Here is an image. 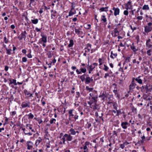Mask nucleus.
<instances>
[{
  "label": "nucleus",
  "instance_id": "nucleus-1",
  "mask_svg": "<svg viewBox=\"0 0 152 152\" xmlns=\"http://www.w3.org/2000/svg\"><path fill=\"white\" fill-rule=\"evenodd\" d=\"M97 98V95L95 96L94 97H89V101L88 102V104L91 106V108L94 110L96 109L97 108V105L96 104V103Z\"/></svg>",
  "mask_w": 152,
  "mask_h": 152
},
{
  "label": "nucleus",
  "instance_id": "nucleus-2",
  "mask_svg": "<svg viewBox=\"0 0 152 152\" xmlns=\"http://www.w3.org/2000/svg\"><path fill=\"white\" fill-rule=\"evenodd\" d=\"M68 114L69 120H70V118H74L75 120L78 119V116L77 115L76 111L73 109L69 110H68Z\"/></svg>",
  "mask_w": 152,
  "mask_h": 152
},
{
  "label": "nucleus",
  "instance_id": "nucleus-3",
  "mask_svg": "<svg viewBox=\"0 0 152 152\" xmlns=\"http://www.w3.org/2000/svg\"><path fill=\"white\" fill-rule=\"evenodd\" d=\"M79 77L82 82L85 81L86 84H88L90 83V77L88 74H84L82 75L79 76Z\"/></svg>",
  "mask_w": 152,
  "mask_h": 152
},
{
  "label": "nucleus",
  "instance_id": "nucleus-4",
  "mask_svg": "<svg viewBox=\"0 0 152 152\" xmlns=\"http://www.w3.org/2000/svg\"><path fill=\"white\" fill-rule=\"evenodd\" d=\"M72 139L73 137L70 135V134H65L61 138V140L62 141V143L64 144H65L66 141H70Z\"/></svg>",
  "mask_w": 152,
  "mask_h": 152
},
{
  "label": "nucleus",
  "instance_id": "nucleus-5",
  "mask_svg": "<svg viewBox=\"0 0 152 152\" xmlns=\"http://www.w3.org/2000/svg\"><path fill=\"white\" fill-rule=\"evenodd\" d=\"M27 33L26 31H22L20 34V35L18 37V38L20 40H21L23 39L24 40H25L26 37V35Z\"/></svg>",
  "mask_w": 152,
  "mask_h": 152
},
{
  "label": "nucleus",
  "instance_id": "nucleus-6",
  "mask_svg": "<svg viewBox=\"0 0 152 152\" xmlns=\"http://www.w3.org/2000/svg\"><path fill=\"white\" fill-rule=\"evenodd\" d=\"M35 1H37V0H30V3L28 5V8L29 10H32L34 9L33 7L31 6V4L33 6L36 5V2Z\"/></svg>",
  "mask_w": 152,
  "mask_h": 152
},
{
  "label": "nucleus",
  "instance_id": "nucleus-7",
  "mask_svg": "<svg viewBox=\"0 0 152 152\" xmlns=\"http://www.w3.org/2000/svg\"><path fill=\"white\" fill-rule=\"evenodd\" d=\"M31 103L30 102H23L21 104V106L22 108H25L27 107L30 108V107Z\"/></svg>",
  "mask_w": 152,
  "mask_h": 152
},
{
  "label": "nucleus",
  "instance_id": "nucleus-8",
  "mask_svg": "<svg viewBox=\"0 0 152 152\" xmlns=\"http://www.w3.org/2000/svg\"><path fill=\"white\" fill-rule=\"evenodd\" d=\"M41 36L42 38L40 39L39 40V43L42 44V42L44 43H46L47 42V37L45 35H43L42 34H41Z\"/></svg>",
  "mask_w": 152,
  "mask_h": 152
},
{
  "label": "nucleus",
  "instance_id": "nucleus-9",
  "mask_svg": "<svg viewBox=\"0 0 152 152\" xmlns=\"http://www.w3.org/2000/svg\"><path fill=\"white\" fill-rule=\"evenodd\" d=\"M91 45L89 43H88L86 45V47L85 48V52L86 53H88L90 51V50L91 48Z\"/></svg>",
  "mask_w": 152,
  "mask_h": 152
},
{
  "label": "nucleus",
  "instance_id": "nucleus-10",
  "mask_svg": "<svg viewBox=\"0 0 152 152\" xmlns=\"http://www.w3.org/2000/svg\"><path fill=\"white\" fill-rule=\"evenodd\" d=\"M130 125V124L127 122H122L121 124L122 127L125 129H127L128 126H129Z\"/></svg>",
  "mask_w": 152,
  "mask_h": 152
},
{
  "label": "nucleus",
  "instance_id": "nucleus-11",
  "mask_svg": "<svg viewBox=\"0 0 152 152\" xmlns=\"http://www.w3.org/2000/svg\"><path fill=\"white\" fill-rule=\"evenodd\" d=\"M112 10L114 11V15L115 16L119 15L120 13V9L118 8L113 7Z\"/></svg>",
  "mask_w": 152,
  "mask_h": 152
},
{
  "label": "nucleus",
  "instance_id": "nucleus-12",
  "mask_svg": "<svg viewBox=\"0 0 152 152\" xmlns=\"http://www.w3.org/2000/svg\"><path fill=\"white\" fill-rule=\"evenodd\" d=\"M151 44V40L150 39H149L148 40L146 41V46L148 49H151V48L152 45Z\"/></svg>",
  "mask_w": 152,
  "mask_h": 152
},
{
  "label": "nucleus",
  "instance_id": "nucleus-13",
  "mask_svg": "<svg viewBox=\"0 0 152 152\" xmlns=\"http://www.w3.org/2000/svg\"><path fill=\"white\" fill-rule=\"evenodd\" d=\"M145 31L146 33H148L151 31L152 30V27L149 26H145Z\"/></svg>",
  "mask_w": 152,
  "mask_h": 152
},
{
  "label": "nucleus",
  "instance_id": "nucleus-14",
  "mask_svg": "<svg viewBox=\"0 0 152 152\" xmlns=\"http://www.w3.org/2000/svg\"><path fill=\"white\" fill-rule=\"evenodd\" d=\"M136 85V84L135 83H131L129 86V90L132 91L133 90V89L134 88Z\"/></svg>",
  "mask_w": 152,
  "mask_h": 152
},
{
  "label": "nucleus",
  "instance_id": "nucleus-15",
  "mask_svg": "<svg viewBox=\"0 0 152 152\" xmlns=\"http://www.w3.org/2000/svg\"><path fill=\"white\" fill-rule=\"evenodd\" d=\"M27 149L28 150H30L32 148L33 143L31 141H28L27 142Z\"/></svg>",
  "mask_w": 152,
  "mask_h": 152
},
{
  "label": "nucleus",
  "instance_id": "nucleus-16",
  "mask_svg": "<svg viewBox=\"0 0 152 152\" xmlns=\"http://www.w3.org/2000/svg\"><path fill=\"white\" fill-rule=\"evenodd\" d=\"M23 92L26 95L28 96V97H33V94L29 93L26 89H24L23 91Z\"/></svg>",
  "mask_w": 152,
  "mask_h": 152
},
{
  "label": "nucleus",
  "instance_id": "nucleus-17",
  "mask_svg": "<svg viewBox=\"0 0 152 152\" xmlns=\"http://www.w3.org/2000/svg\"><path fill=\"white\" fill-rule=\"evenodd\" d=\"M141 76H139L137 77L136 78L135 81H136L140 84H142V80L140 79Z\"/></svg>",
  "mask_w": 152,
  "mask_h": 152
},
{
  "label": "nucleus",
  "instance_id": "nucleus-18",
  "mask_svg": "<svg viewBox=\"0 0 152 152\" xmlns=\"http://www.w3.org/2000/svg\"><path fill=\"white\" fill-rule=\"evenodd\" d=\"M75 33L76 34H77L79 37L81 36L83 34V32L80 31L79 29H77L75 28Z\"/></svg>",
  "mask_w": 152,
  "mask_h": 152
},
{
  "label": "nucleus",
  "instance_id": "nucleus-19",
  "mask_svg": "<svg viewBox=\"0 0 152 152\" xmlns=\"http://www.w3.org/2000/svg\"><path fill=\"white\" fill-rule=\"evenodd\" d=\"M130 48L133 51L134 53H135L138 50V48L136 49L135 46L134 45L133 43L132 44V45L130 46Z\"/></svg>",
  "mask_w": 152,
  "mask_h": 152
},
{
  "label": "nucleus",
  "instance_id": "nucleus-20",
  "mask_svg": "<svg viewBox=\"0 0 152 152\" xmlns=\"http://www.w3.org/2000/svg\"><path fill=\"white\" fill-rule=\"evenodd\" d=\"M9 81L10 82L9 83L10 85L12 84H13L15 86L17 85V83L16 82V80L13 79H10L9 80Z\"/></svg>",
  "mask_w": 152,
  "mask_h": 152
},
{
  "label": "nucleus",
  "instance_id": "nucleus-21",
  "mask_svg": "<svg viewBox=\"0 0 152 152\" xmlns=\"http://www.w3.org/2000/svg\"><path fill=\"white\" fill-rule=\"evenodd\" d=\"M69 132H70L69 134L70 135H75L76 134V132L75 129L73 128H71L69 130Z\"/></svg>",
  "mask_w": 152,
  "mask_h": 152
},
{
  "label": "nucleus",
  "instance_id": "nucleus-22",
  "mask_svg": "<svg viewBox=\"0 0 152 152\" xmlns=\"http://www.w3.org/2000/svg\"><path fill=\"white\" fill-rule=\"evenodd\" d=\"M110 53H111V55L110 56V57L113 59L114 58H115L117 56V53H113V51H111V52Z\"/></svg>",
  "mask_w": 152,
  "mask_h": 152
},
{
  "label": "nucleus",
  "instance_id": "nucleus-23",
  "mask_svg": "<svg viewBox=\"0 0 152 152\" xmlns=\"http://www.w3.org/2000/svg\"><path fill=\"white\" fill-rule=\"evenodd\" d=\"M26 115L28 116V119H32L34 117V115L31 113H29L28 114Z\"/></svg>",
  "mask_w": 152,
  "mask_h": 152
},
{
  "label": "nucleus",
  "instance_id": "nucleus-24",
  "mask_svg": "<svg viewBox=\"0 0 152 152\" xmlns=\"http://www.w3.org/2000/svg\"><path fill=\"white\" fill-rule=\"evenodd\" d=\"M86 91H88V92L92 91L94 89L93 88H90L88 86H87L86 87Z\"/></svg>",
  "mask_w": 152,
  "mask_h": 152
},
{
  "label": "nucleus",
  "instance_id": "nucleus-25",
  "mask_svg": "<svg viewBox=\"0 0 152 152\" xmlns=\"http://www.w3.org/2000/svg\"><path fill=\"white\" fill-rule=\"evenodd\" d=\"M131 2L129 1L126 4V5H125V6H126V9L127 10H128V9H130V7H129V6H131Z\"/></svg>",
  "mask_w": 152,
  "mask_h": 152
},
{
  "label": "nucleus",
  "instance_id": "nucleus-26",
  "mask_svg": "<svg viewBox=\"0 0 152 152\" xmlns=\"http://www.w3.org/2000/svg\"><path fill=\"white\" fill-rule=\"evenodd\" d=\"M95 67L93 68L91 65L89 66V68H88V73L89 74H91V72L93 71V69Z\"/></svg>",
  "mask_w": 152,
  "mask_h": 152
},
{
  "label": "nucleus",
  "instance_id": "nucleus-27",
  "mask_svg": "<svg viewBox=\"0 0 152 152\" xmlns=\"http://www.w3.org/2000/svg\"><path fill=\"white\" fill-rule=\"evenodd\" d=\"M108 7H102L100 8L99 10L101 12L103 11H107L108 10Z\"/></svg>",
  "mask_w": 152,
  "mask_h": 152
},
{
  "label": "nucleus",
  "instance_id": "nucleus-28",
  "mask_svg": "<svg viewBox=\"0 0 152 152\" xmlns=\"http://www.w3.org/2000/svg\"><path fill=\"white\" fill-rule=\"evenodd\" d=\"M144 140H138L137 142L135 144V145H140L141 144H142L144 143Z\"/></svg>",
  "mask_w": 152,
  "mask_h": 152
},
{
  "label": "nucleus",
  "instance_id": "nucleus-29",
  "mask_svg": "<svg viewBox=\"0 0 152 152\" xmlns=\"http://www.w3.org/2000/svg\"><path fill=\"white\" fill-rule=\"evenodd\" d=\"M74 45L73 41L72 39L69 40V44L68 45L69 47H72Z\"/></svg>",
  "mask_w": 152,
  "mask_h": 152
},
{
  "label": "nucleus",
  "instance_id": "nucleus-30",
  "mask_svg": "<svg viewBox=\"0 0 152 152\" xmlns=\"http://www.w3.org/2000/svg\"><path fill=\"white\" fill-rule=\"evenodd\" d=\"M142 9L143 10H148L149 9V8L148 5H144L142 7Z\"/></svg>",
  "mask_w": 152,
  "mask_h": 152
},
{
  "label": "nucleus",
  "instance_id": "nucleus-31",
  "mask_svg": "<svg viewBox=\"0 0 152 152\" xmlns=\"http://www.w3.org/2000/svg\"><path fill=\"white\" fill-rule=\"evenodd\" d=\"M31 22L34 24H37L38 23V20L37 19L31 20Z\"/></svg>",
  "mask_w": 152,
  "mask_h": 152
},
{
  "label": "nucleus",
  "instance_id": "nucleus-32",
  "mask_svg": "<svg viewBox=\"0 0 152 152\" xmlns=\"http://www.w3.org/2000/svg\"><path fill=\"white\" fill-rule=\"evenodd\" d=\"M6 53L8 55H10L11 53L12 50L10 49H7L6 48Z\"/></svg>",
  "mask_w": 152,
  "mask_h": 152
},
{
  "label": "nucleus",
  "instance_id": "nucleus-33",
  "mask_svg": "<svg viewBox=\"0 0 152 152\" xmlns=\"http://www.w3.org/2000/svg\"><path fill=\"white\" fill-rule=\"evenodd\" d=\"M76 13V12L75 11H73L70 10L69 12V14L68 16H71L75 14Z\"/></svg>",
  "mask_w": 152,
  "mask_h": 152
},
{
  "label": "nucleus",
  "instance_id": "nucleus-34",
  "mask_svg": "<svg viewBox=\"0 0 152 152\" xmlns=\"http://www.w3.org/2000/svg\"><path fill=\"white\" fill-rule=\"evenodd\" d=\"M101 21H103L104 22H105L107 21L106 18H105V16L104 15H102V16Z\"/></svg>",
  "mask_w": 152,
  "mask_h": 152
},
{
  "label": "nucleus",
  "instance_id": "nucleus-35",
  "mask_svg": "<svg viewBox=\"0 0 152 152\" xmlns=\"http://www.w3.org/2000/svg\"><path fill=\"white\" fill-rule=\"evenodd\" d=\"M56 121V119H55L51 118L50 121V124H55Z\"/></svg>",
  "mask_w": 152,
  "mask_h": 152
},
{
  "label": "nucleus",
  "instance_id": "nucleus-36",
  "mask_svg": "<svg viewBox=\"0 0 152 152\" xmlns=\"http://www.w3.org/2000/svg\"><path fill=\"white\" fill-rule=\"evenodd\" d=\"M129 143L127 142H125L123 144H121L120 145V147L122 149H123L125 146L124 145H127Z\"/></svg>",
  "mask_w": 152,
  "mask_h": 152
},
{
  "label": "nucleus",
  "instance_id": "nucleus-37",
  "mask_svg": "<svg viewBox=\"0 0 152 152\" xmlns=\"http://www.w3.org/2000/svg\"><path fill=\"white\" fill-rule=\"evenodd\" d=\"M117 113L116 114V116H119L122 113L121 112V110H116Z\"/></svg>",
  "mask_w": 152,
  "mask_h": 152
},
{
  "label": "nucleus",
  "instance_id": "nucleus-38",
  "mask_svg": "<svg viewBox=\"0 0 152 152\" xmlns=\"http://www.w3.org/2000/svg\"><path fill=\"white\" fill-rule=\"evenodd\" d=\"M80 72H81V73L82 72L85 73L86 72V69L85 68H80Z\"/></svg>",
  "mask_w": 152,
  "mask_h": 152
},
{
  "label": "nucleus",
  "instance_id": "nucleus-39",
  "mask_svg": "<svg viewBox=\"0 0 152 152\" xmlns=\"http://www.w3.org/2000/svg\"><path fill=\"white\" fill-rule=\"evenodd\" d=\"M140 90L142 93H144L145 91L144 86H142L141 87H140Z\"/></svg>",
  "mask_w": 152,
  "mask_h": 152
},
{
  "label": "nucleus",
  "instance_id": "nucleus-40",
  "mask_svg": "<svg viewBox=\"0 0 152 152\" xmlns=\"http://www.w3.org/2000/svg\"><path fill=\"white\" fill-rule=\"evenodd\" d=\"M145 90H146V92H148V91L149 90V85H146L145 86H144Z\"/></svg>",
  "mask_w": 152,
  "mask_h": 152
},
{
  "label": "nucleus",
  "instance_id": "nucleus-41",
  "mask_svg": "<svg viewBox=\"0 0 152 152\" xmlns=\"http://www.w3.org/2000/svg\"><path fill=\"white\" fill-rule=\"evenodd\" d=\"M132 112L136 113L137 111L136 108H135V107L133 106L132 107Z\"/></svg>",
  "mask_w": 152,
  "mask_h": 152
},
{
  "label": "nucleus",
  "instance_id": "nucleus-42",
  "mask_svg": "<svg viewBox=\"0 0 152 152\" xmlns=\"http://www.w3.org/2000/svg\"><path fill=\"white\" fill-rule=\"evenodd\" d=\"M118 131L117 130L116 131H114L113 132V135H115L116 136H118Z\"/></svg>",
  "mask_w": 152,
  "mask_h": 152
},
{
  "label": "nucleus",
  "instance_id": "nucleus-43",
  "mask_svg": "<svg viewBox=\"0 0 152 152\" xmlns=\"http://www.w3.org/2000/svg\"><path fill=\"white\" fill-rule=\"evenodd\" d=\"M42 139L40 137H39L38 138V139L36 140L37 142H38L37 145H39V144L42 141Z\"/></svg>",
  "mask_w": 152,
  "mask_h": 152
},
{
  "label": "nucleus",
  "instance_id": "nucleus-44",
  "mask_svg": "<svg viewBox=\"0 0 152 152\" xmlns=\"http://www.w3.org/2000/svg\"><path fill=\"white\" fill-rule=\"evenodd\" d=\"M130 57H126L125 59V62L126 63H128L130 62Z\"/></svg>",
  "mask_w": 152,
  "mask_h": 152
},
{
  "label": "nucleus",
  "instance_id": "nucleus-45",
  "mask_svg": "<svg viewBox=\"0 0 152 152\" xmlns=\"http://www.w3.org/2000/svg\"><path fill=\"white\" fill-rule=\"evenodd\" d=\"M27 61V59L26 57H23L22 58V62H26Z\"/></svg>",
  "mask_w": 152,
  "mask_h": 152
},
{
  "label": "nucleus",
  "instance_id": "nucleus-46",
  "mask_svg": "<svg viewBox=\"0 0 152 152\" xmlns=\"http://www.w3.org/2000/svg\"><path fill=\"white\" fill-rule=\"evenodd\" d=\"M80 96V94L79 92H76V97L77 98H78Z\"/></svg>",
  "mask_w": 152,
  "mask_h": 152
},
{
  "label": "nucleus",
  "instance_id": "nucleus-47",
  "mask_svg": "<svg viewBox=\"0 0 152 152\" xmlns=\"http://www.w3.org/2000/svg\"><path fill=\"white\" fill-rule=\"evenodd\" d=\"M136 39L137 40V43H138V42L140 41V37L138 35H137L136 37Z\"/></svg>",
  "mask_w": 152,
  "mask_h": 152
},
{
  "label": "nucleus",
  "instance_id": "nucleus-48",
  "mask_svg": "<svg viewBox=\"0 0 152 152\" xmlns=\"http://www.w3.org/2000/svg\"><path fill=\"white\" fill-rule=\"evenodd\" d=\"M47 55L48 56V57L49 58H50L52 56V54L50 51H49Z\"/></svg>",
  "mask_w": 152,
  "mask_h": 152
},
{
  "label": "nucleus",
  "instance_id": "nucleus-49",
  "mask_svg": "<svg viewBox=\"0 0 152 152\" xmlns=\"http://www.w3.org/2000/svg\"><path fill=\"white\" fill-rule=\"evenodd\" d=\"M148 55L149 56H151V49L148 50L147 52Z\"/></svg>",
  "mask_w": 152,
  "mask_h": 152
},
{
  "label": "nucleus",
  "instance_id": "nucleus-50",
  "mask_svg": "<svg viewBox=\"0 0 152 152\" xmlns=\"http://www.w3.org/2000/svg\"><path fill=\"white\" fill-rule=\"evenodd\" d=\"M104 70L105 71H107L108 70V69H109V68L107 67V66L105 65H104Z\"/></svg>",
  "mask_w": 152,
  "mask_h": 152
},
{
  "label": "nucleus",
  "instance_id": "nucleus-51",
  "mask_svg": "<svg viewBox=\"0 0 152 152\" xmlns=\"http://www.w3.org/2000/svg\"><path fill=\"white\" fill-rule=\"evenodd\" d=\"M129 14L128 11L127 10H124V14L126 15H128Z\"/></svg>",
  "mask_w": 152,
  "mask_h": 152
},
{
  "label": "nucleus",
  "instance_id": "nucleus-52",
  "mask_svg": "<svg viewBox=\"0 0 152 152\" xmlns=\"http://www.w3.org/2000/svg\"><path fill=\"white\" fill-rule=\"evenodd\" d=\"M26 128L27 129H32V127L29 124H27L26 125Z\"/></svg>",
  "mask_w": 152,
  "mask_h": 152
},
{
  "label": "nucleus",
  "instance_id": "nucleus-53",
  "mask_svg": "<svg viewBox=\"0 0 152 152\" xmlns=\"http://www.w3.org/2000/svg\"><path fill=\"white\" fill-rule=\"evenodd\" d=\"M4 41L5 43H7L8 42V40L7 39V38L6 37H4Z\"/></svg>",
  "mask_w": 152,
  "mask_h": 152
},
{
  "label": "nucleus",
  "instance_id": "nucleus-54",
  "mask_svg": "<svg viewBox=\"0 0 152 152\" xmlns=\"http://www.w3.org/2000/svg\"><path fill=\"white\" fill-rule=\"evenodd\" d=\"M64 135V134L63 133H61L60 134L59 138L61 139V138H62V137H63V135Z\"/></svg>",
  "mask_w": 152,
  "mask_h": 152
},
{
  "label": "nucleus",
  "instance_id": "nucleus-55",
  "mask_svg": "<svg viewBox=\"0 0 152 152\" xmlns=\"http://www.w3.org/2000/svg\"><path fill=\"white\" fill-rule=\"evenodd\" d=\"M152 17L151 16H149L148 18H147L146 21L147 22H148L152 20Z\"/></svg>",
  "mask_w": 152,
  "mask_h": 152
},
{
  "label": "nucleus",
  "instance_id": "nucleus-56",
  "mask_svg": "<svg viewBox=\"0 0 152 152\" xmlns=\"http://www.w3.org/2000/svg\"><path fill=\"white\" fill-rule=\"evenodd\" d=\"M83 149L84 150V151H88V149L87 148V146L84 145V147H83Z\"/></svg>",
  "mask_w": 152,
  "mask_h": 152
},
{
  "label": "nucleus",
  "instance_id": "nucleus-57",
  "mask_svg": "<svg viewBox=\"0 0 152 152\" xmlns=\"http://www.w3.org/2000/svg\"><path fill=\"white\" fill-rule=\"evenodd\" d=\"M142 18L143 17L142 16H138L137 18V19L139 20H142Z\"/></svg>",
  "mask_w": 152,
  "mask_h": 152
},
{
  "label": "nucleus",
  "instance_id": "nucleus-58",
  "mask_svg": "<svg viewBox=\"0 0 152 152\" xmlns=\"http://www.w3.org/2000/svg\"><path fill=\"white\" fill-rule=\"evenodd\" d=\"M114 33L115 34H118L119 33V32L118 31V30L117 29V28H114Z\"/></svg>",
  "mask_w": 152,
  "mask_h": 152
},
{
  "label": "nucleus",
  "instance_id": "nucleus-59",
  "mask_svg": "<svg viewBox=\"0 0 152 152\" xmlns=\"http://www.w3.org/2000/svg\"><path fill=\"white\" fill-rule=\"evenodd\" d=\"M91 26V25L88 24H87V25L86 27H85V28L86 29H89L90 28Z\"/></svg>",
  "mask_w": 152,
  "mask_h": 152
},
{
  "label": "nucleus",
  "instance_id": "nucleus-60",
  "mask_svg": "<svg viewBox=\"0 0 152 152\" xmlns=\"http://www.w3.org/2000/svg\"><path fill=\"white\" fill-rule=\"evenodd\" d=\"M56 15L54 13H53L51 14V18H53V17H55L56 16Z\"/></svg>",
  "mask_w": 152,
  "mask_h": 152
},
{
  "label": "nucleus",
  "instance_id": "nucleus-61",
  "mask_svg": "<svg viewBox=\"0 0 152 152\" xmlns=\"http://www.w3.org/2000/svg\"><path fill=\"white\" fill-rule=\"evenodd\" d=\"M112 85L113 86H114V90H115V89L117 90V85L115 83H113V84Z\"/></svg>",
  "mask_w": 152,
  "mask_h": 152
},
{
  "label": "nucleus",
  "instance_id": "nucleus-62",
  "mask_svg": "<svg viewBox=\"0 0 152 152\" xmlns=\"http://www.w3.org/2000/svg\"><path fill=\"white\" fill-rule=\"evenodd\" d=\"M149 90L148 91V92H152V85H149Z\"/></svg>",
  "mask_w": 152,
  "mask_h": 152
},
{
  "label": "nucleus",
  "instance_id": "nucleus-63",
  "mask_svg": "<svg viewBox=\"0 0 152 152\" xmlns=\"http://www.w3.org/2000/svg\"><path fill=\"white\" fill-rule=\"evenodd\" d=\"M43 98H42V99L41 100V102L42 103V104L43 105H44L45 104V102L44 101H43Z\"/></svg>",
  "mask_w": 152,
  "mask_h": 152
},
{
  "label": "nucleus",
  "instance_id": "nucleus-64",
  "mask_svg": "<svg viewBox=\"0 0 152 152\" xmlns=\"http://www.w3.org/2000/svg\"><path fill=\"white\" fill-rule=\"evenodd\" d=\"M91 126V124L90 123H88L87 124V127L88 128H89Z\"/></svg>",
  "mask_w": 152,
  "mask_h": 152
}]
</instances>
